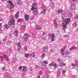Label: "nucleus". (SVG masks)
<instances>
[{
  "mask_svg": "<svg viewBox=\"0 0 78 78\" xmlns=\"http://www.w3.org/2000/svg\"><path fill=\"white\" fill-rule=\"evenodd\" d=\"M65 14H69V16L70 17H72V14L71 13H69V11L68 10H66L65 12Z\"/></svg>",
  "mask_w": 78,
  "mask_h": 78,
  "instance_id": "obj_11",
  "label": "nucleus"
},
{
  "mask_svg": "<svg viewBox=\"0 0 78 78\" xmlns=\"http://www.w3.org/2000/svg\"><path fill=\"white\" fill-rule=\"evenodd\" d=\"M21 28L22 29H25L26 26L25 25H23L21 27Z\"/></svg>",
  "mask_w": 78,
  "mask_h": 78,
  "instance_id": "obj_36",
  "label": "nucleus"
},
{
  "mask_svg": "<svg viewBox=\"0 0 78 78\" xmlns=\"http://www.w3.org/2000/svg\"><path fill=\"white\" fill-rule=\"evenodd\" d=\"M15 22H16V20H15L12 19V20H11V21H9L8 23L9 25L12 26V25H14Z\"/></svg>",
  "mask_w": 78,
  "mask_h": 78,
  "instance_id": "obj_3",
  "label": "nucleus"
},
{
  "mask_svg": "<svg viewBox=\"0 0 78 78\" xmlns=\"http://www.w3.org/2000/svg\"><path fill=\"white\" fill-rule=\"evenodd\" d=\"M51 4H52V5H54V2H53L51 3Z\"/></svg>",
  "mask_w": 78,
  "mask_h": 78,
  "instance_id": "obj_57",
  "label": "nucleus"
},
{
  "mask_svg": "<svg viewBox=\"0 0 78 78\" xmlns=\"http://www.w3.org/2000/svg\"><path fill=\"white\" fill-rule=\"evenodd\" d=\"M43 35H45V33L44 32H43Z\"/></svg>",
  "mask_w": 78,
  "mask_h": 78,
  "instance_id": "obj_56",
  "label": "nucleus"
},
{
  "mask_svg": "<svg viewBox=\"0 0 78 78\" xmlns=\"http://www.w3.org/2000/svg\"><path fill=\"white\" fill-rule=\"evenodd\" d=\"M58 62H61V59H58Z\"/></svg>",
  "mask_w": 78,
  "mask_h": 78,
  "instance_id": "obj_51",
  "label": "nucleus"
},
{
  "mask_svg": "<svg viewBox=\"0 0 78 78\" xmlns=\"http://www.w3.org/2000/svg\"><path fill=\"white\" fill-rule=\"evenodd\" d=\"M5 68H6V66H4V67H3L2 68V70H5Z\"/></svg>",
  "mask_w": 78,
  "mask_h": 78,
  "instance_id": "obj_45",
  "label": "nucleus"
},
{
  "mask_svg": "<svg viewBox=\"0 0 78 78\" xmlns=\"http://www.w3.org/2000/svg\"><path fill=\"white\" fill-rule=\"evenodd\" d=\"M1 44H2V43L0 42V45H1Z\"/></svg>",
  "mask_w": 78,
  "mask_h": 78,
  "instance_id": "obj_64",
  "label": "nucleus"
},
{
  "mask_svg": "<svg viewBox=\"0 0 78 78\" xmlns=\"http://www.w3.org/2000/svg\"><path fill=\"white\" fill-rule=\"evenodd\" d=\"M54 38H51V41H52V42H53V41H55V39Z\"/></svg>",
  "mask_w": 78,
  "mask_h": 78,
  "instance_id": "obj_40",
  "label": "nucleus"
},
{
  "mask_svg": "<svg viewBox=\"0 0 78 78\" xmlns=\"http://www.w3.org/2000/svg\"><path fill=\"white\" fill-rule=\"evenodd\" d=\"M24 50H27V47H25L24 48Z\"/></svg>",
  "mask_w": 78,
  "mask_h": 78,
  "instance_id": "obj_44",
  "label": "nucleus"
},
{
  "mask_svg": "<svg viewBox=\"0 0 78 78\" xmlns=\"http://www.w3.org/2000/svg\"><path fill=\"white\" fill-rule=\"evenodd\" d=\"M8 3H9L10 4V5L12 4V1H8Z\"/></svg>",
  "mask_w": 78,
  "mask_h": 78,
  "instance_id": "obj_39",
  "label": "nucleus"
},
{
  "mask_svg": "<svg viewBox=\"0 0 78 78\" xmlns=\"http://www.w3.org/2000/svg\"><path fill=\"white\" fill-rule=\"evenodd\" d=\"M62 71V69H58V71L59 72H60Z\"/></svg>",
  "mask_w": 78,
  "mask_h": 78,
  "instance_id": "obj_49",
  "label": "nucleus"
},
{
  "mask_svg": "<svg viewBox=\"0 0 78 78\" xmlns=\"http://www.w3.org/2000/svg\"><path fill=\"white\" fill-rule=\"evenodd\" d=\"M14 5H13L12 4H11L10 5V8H11V9H13V8H14Z\"/></svg>",
  "mask_w": 78,
  "mask_h": 78,
  "instance_id": "obj_27",
  "label": "nucleus"
},
{
  "mask_svg": "<svg viewBox=\"0 0 78 78\" xmlns=\"http://www.w3.org/2000/svg\"><path fill=\"white\" fill-rule=\"evenodd\" d=\"M41 66H44L45 67H46V65H44V64H42V65H41Z\"/></svg>",
  "mask_w": 78,
  "mask_h": 78,
  "instance_id": "obj_55",
  "label": "nucleus"
},
{
  "mask_svg": "<svg viewBox=\"0 0 78 78\" xmlns=\"http://www.w3.org/2000/svg\"><path fill=\"white\" fill-rule=\"evenodd\" d=\"M57 13H58V14H61V13H62V10H58L57 11Z\"/></svg>",
  "mask_w": 78,
  "mask_h": 78,
  "instance_id": "obj_23",
  "label": "nucleus"
},
{
  "mask_svg": "<svg viewBox=\"0 0 78 78\" xmlns=\"http://www.w3.org/2000/svg\"><path fill=\"white\" fill-rule=\"evenodd\" d=\"M40 77H41L39 76H38V78H40Z\"/></svg>",
  "mask_w": 78,
  "mask_h": 78,
  "instance_id": "obj_61",
  "label": "nucleus"
},
{
  "mask_svg": "<svg viewBox=\"0 0 78 78\" xmlns=\"http://www.w3.org/2000/svg\"><path fill=\"white\" fill-rule=\"evenodd\" d=\"M74 19H78V14L76 15V16L74 17Z\"/></svg>",
  "mask_w": 78,
  "mask_h": 78,
  "instance_id": "obj_31",
  "label": "nucleus"
},
{
  "mask_svg": "<svg viewBox=\"0 0 78 78\" xmlns=\"http://www.w3.org/2000/svg\"><path fill=\"white\" fill-rule=\"evenodd\" d=\"M70 53V51H69V50H67V52H66V55H69Z\"/></svg>",
  "mask_w": 78,
  "mask_h": 78,
  "instance_id": "obj_30",
  "label": "nucleus"
},
{
  "mask_svg": "<svg viewBox=\"0 0 78 78\" xmlns=\"http://www.w3.org/2000/svg\"><path fill=\"white\" fill-rule=\"evenodd\" d=\"M70 18H68L67 19H65V20H63L62 23V26L63 28H62V31L63 33L65 32L66 29L67 28V26L68 24L70 23Z\"/></svg>",
  "mask_w": 78,
  "mask_h": 78,
  "instance_id": "obj_1",
  "label": "nucleus"
},
{
  "mask_svg": "<svg viewBox=\"0 0 78 78\" xmlns=\"http://www.w3.org/2000/svg\"><path fill=\"white\" fill-rule=\"evenodd\" d=\"M18 34H19V32L18 30H16L15 31L14 34L16 36V37L18 36Z\"/></svg>",
  "mask_w": 78,
  "mask_h": 78,
  "instance_id": "obj_16",
  "label": "nucleus"
},
{
  "mask_svg": "<svg viewBox=\"0 0 78 78\" xmlns=\"http://www.w3.org/2000/svg\"><path fill=\"white\" fill-rule=\"evenodd\" d=\"M75 64L73 63L72 64L71 66H72L73 67H75Z\"/></svg>",
  "mask_w": 78,
  "mask_h": 78,
  "instance_id": "obj_42",
  "label": "nucleus"
},
{
  "mask_svg": "<svg viewBox=\"0 0 78 78\" xmlns=\"http://www.w3.org/2000/svg\"><path fill=\"white\" fill-rule=\"evenodd\" d=\"M36 28H37V29L38 30H41V26H37L36 25Z\"/></svg>",
  "mask_w": 78,
  "mask_h": 78,
  "instance_id": "obj_24",
  "label": "nucleus"
},
{
  "mask_svg": "<svg viewBox=\"0 0 78 78\" xmlns=\"http://www.w3.org/2000/svg\"><path fill=\"white\" fill-rule=\"evenodd\" d=\"M3 58H4V59H5V60L7 61H9V59L8 58V56H7V55H3Z\"/></svg>",
  "mask_w": 78,
  "mask_h": 78,
  "instance_id": "obj_9",
  "label": "nucleus"
},
{
  "mask_svg": "<svg viewBox=\"0 0 78 78\" xmlns=\"http://www.w3.org/2000/svg\"><path fill=\"white\" fill-rule=\"evenodd\" d=\"M16 61H17V59L16 58H14L12 61L13 64H15V62H16Z\"/></svg>",
  "mask_w": 78,
  "mask_h": 78,
  "instance_id": "obj_26",
  "label": "nucleus"
},
{
  "mask_svg": "<svg viewBox=\"0 0 78 78\" xmlns=\"http://www.w3.org/2000/svg\"><path fill=\"white\" fill-rule=\"evenodd\" d=\"M22 69V66H20L19 67V70H21Z\"/></svg>",
  "mask_w": 78,
  "mask_h": 78,
  "instance_id": "obj_46",
  "label": "nucleus"
},
{
  "mask_svg": "<svg viewBox=\"0 0 78 78\" xmlns=\"http://www.w3.org/2000/svg\"><path fill=\"white\" fill-rule=\"evenodd\" d=\"M30 56L32 57H35V56H36V55H35V54H34V53H32L30 54Z\"/></svg>",
  "mask_w": 78,
  "mask_h": 78,
  "instance_id": "obj_25",
  "label": "nucleus"
},
{
  "mask_svg": "<svg viewBox=\"0 0 78 78\" xmlns=\"http://www.w3.org/2000/svg\"><path fill=\"white\" fill-rule=\"evenodd\" d=\"M65 47H64L61 50V55H64V51L65 50Z\"/></svg>",
  "mask_w": 78,
  "mask_h": 78,
  "instance_id": "obj_13",
  "label": "nucleus"
},
{
  "mask_svg": "<svg viewBox=\"0 0 78 78\" xmlns=\"http://www.w3.org/2000/svg\"><path fill=\"white\" fill-rule=\"evenodd\" d=\"M59 64L60 66H61V67H63L64 66H66V63H64L63 62L62 63H59Z\"/></svg>",
  "mask_w": 78,
  "mask_h": 78,
  "instance_id": "obj_19",
  "label": "nucleus"
},
{
  "mask_svg": "<svg viewBox=\"0 0 78 78\" xmlns=\"http://www.w3.org/2000/svg\"><path fill=\"white\" fill-rule=\"evenodd\" d=\"M43 74V72L42 71H40L39 72V75H42Z\"/></svg>",
  "mask_w": 78,
  "mask_h": 78,
  "instance_id": "obj_28",
  "label": "nucleus"
},
{
  "mask_svg": "<svg viewBox=\"0 0 78 78\" xmlns=\"http://www.w3.org/2000/svg\"><path fill=\"white\" fill-rule=\"evenodd\" d=\"M49 36L51 38H55V35L53 34H50Z\"/></svg>",
  "mask_w": 78,
  "mask_h": 78,
  "instance_id": "obj_15",
  "label": "nucleus"
},
{
  "mask_svg": "<svg viewBox=\"0 0 78 78\" xmlns=\"http://www.w3.org/2000/svg\"><path fill=\"white\" fill-rule=\"evenodd\" d=\"M44 40H45V39H44V38H43L42 39V41H44Z\"/></svg>",
  "mask_w": 78,
  "mask_h": 78,
  "instance_id": "obj_59",
  "label": "nucleus"
},
{
  "mask_svg": "<svg viewBox=\"0 0 78 78\" xmlns=\"http://www.w3.org/2000/svg\"><path fill=\"white\" fill-rule=\"evenodd\" d=\"M62 74H63L64 75H65V74L66 73V71L65 70H63L62 71Z\"/></svg>",
  "mask_w": 78,
  "mask_h": 78,
  "instance_id": "obj_33",
  "label": "nucleus"
},
{
  "mask_svg": "<svg viewBox=\"0 0 78 78\" xmlns=\"http://www.w3.org/2000/svg\"><path fill=\"white\" fill-rule=\"evenodd\" d=\"M16 3L17 4H18L19 5H20L22 4V1L21 0H18L16 1Z\"/></svg>",
  "mask_w": 78,
  "mask_h": 78,
  "instance_id": "obj_17",
  "label": "nucleus"
},
{
  "mask_svg": "<svg viewBox=\"0 0 78 78\" xmlns=\"http://www.w3.org/2000/svg\"><path fill=\"white\" fill-rule=\"evenodd\" d=\"M30 37V36L27 34H24L23 36V41L24 42H27L28 39V38Z\"/></svg>",
  "mask_w": 78,
  "mask_h": 78,
  "instance_id": "obj_2",
  "label": "nucleus"
},
{
  "mask_svg": "<svg viewBox=\"0 0 78 78\" xmlns=\"http://www.w3.org/2000/svg\"><path fill=\"white\" fill-rule=\"evenodd\" d=\"M0 58H1V61H3V57L2 56H0Z\"/></svg>",
  "mask_w": 78,
  "mask_h": 78,
  "instance_id": "obj_48",
  "label": "nucleus"
},
{
  "mask_svg": "<svg viewBox=\"0 0 78 78\" xmlns=\"http://www.w3.org/2000/svg\"><path fill=\"white\" fill-rule=\"evenodd\" d=\"M45 56V53H43V54H41V56L42 58H44Z\"/></svg>",
  "mask_w": 78,
  "mask_h": 78,
  "instance_id": "obj_34",
  "label": "nucleus"
},
{
  "mask_svg": "<svg viewBox=\"0 0 78 78\" xmlns=\"http://www.w3.org/2000/svg\"><path fill=\"white\" fill-rule=\"evenodd\" d=\"M70 50H72V48H69Z\"/></svg>",
  "mask_w": 78,
  "mask_h": 78,
  "instance_id": "obj_58",
  "label": "nucleus"
},
{
  "mask_svg": "<svg viewBox=\"0 0 78 78\" xmlns=\"http://www.w3.org/2000/svg\"><path fill=\"white\" fill-rule=\"evenodd\" d=\"M30 55V54H25V58H28V57Z\"/></svg>",
  "mask_w": 78,
  "mask_h": 78,
  "instance_id": "obj_22",
  "label": "nucleus"
},
{
  "mask_svg": "<svg viewBox=\"0 0 78 78\" xmlns=\"http://www.w3.org/2000/svg\"><path fill=\"white\" fill-rule=\"evenodd\" d=\"M70 8L71 9V10H73L75 9V6L73 4H72L70 7Z\"/></svg>",
  "mask_w": 78,
  "mask_h": 78,
  "instance_id": "obj_14",
  "label": "nucleus"
},
{
  "mask_svg": "<svg viewBox=\"0 0 78 78\" xmlns=\"http://www.w3.org/2000/svg\"><path fill=\"white\" fill-rule=\"evenodd\" d=\"M15 17L16 18H18L19 17V12H17L15 15Z\"/></svg>",
  "mask_w": 78,
  "mask_h": 78,
  "instance_id": "obj_21",
  "label": "nucleus"
},
{
  "mask_svg": "<svg viewBox=\"0 0 78 78\" xmlns=\"http://www.w3.org/2000/svg\"><path fill=\"white\" fill-rule=\"evenodd\" d=\"M2 1V2L4 1V0H1Z\"/></svg>",
  "mask_w": 78,
  "mask_h": 78,
  "instance_id": "obj_63",
  "label": "nucleus"
},
{
  "mask_svg": "<svg viewBox=\"0 0 78 78\" xmlns=\"http://www.w3.org/2000/svg\"><path fill=\"white\" fill-rule=\"evenodd\" d=\"M20 43L19 42L17 43V45H18L17 49L18 50H21V47L20 46Z\"/></svg>",
  "mask_w": 78,
  "mask_h": 78,
  "instance_id": "obj_8",
  "label": "nucleus"
},
{
  "mask_svg": "<svg viewBox=\"0 0 78 78\" xmlns=\"http://www.w3.org/2000/svg\"><path fill=\"white\" fill-rule=\"evenodd\" d=\"M43 62V64H48V62L47 61H44Z\"/></svg>",
  "mask_w": 78,
  "mask_h": 78,
  "instance_id": "obj_32",
  "label": "nucleus"
},
{
  "mask_svg": "<svg viewBox=\"0 0 78 78\" xmlns=\"http://www.w3.org/2000/svg\"><path fill=\"white\" fill-rule=\"evenodd\" d=\"M9 28V26L8 25L6 24L4 25V29L5 30H7Z\"/></svg>",
  "mask_w": 78,
  "mask_h": 78,
  "instance_id": "obj_20",
  "label": "nucleus"
},
{
  "mask_svg": "<svg viewBox=\"0 0 78 78\" xmlns=\"http://www.w3.org/2000/svg\"><path fill=\"white\" fill-rule=\"evenodd\" d=\"M6 39H7V38L5 36V38L4 39L3 41H6Z\"/></svg>",
  "mask_w": 78,
  "mask_h": 78,
  "instance_id": "obj_43",
  "label": "nucleus"
},
{
  "mask_svg": "<svg viewBox=\"0 0 78 78\" xmlns=\"http://www.w3.org/2000/svg\"><path fill=\"white\" fill-rule=\"evenodd\" d=\"M76 48V47H75V46H73V47H72V49H73V48Z\"/></svg>",
  "mask_w": 78,
  "mask_h": 78,
  "instance_id": "obj_53",
  "label": "nucleus"
},
{
  "mask_svg": "<svg viewBox=\"0 0 78 78\" xmlns=\"http://www.w3.org/2000/svg\"><path fill=\"white\" fill-rule=\"evenodd\" d=\"M46 76L47 77L46 78H48V75L46 74Z\"/></svg>",
  "mask_w": 78,
  "mask_h": 78,
  "instance_id": "obj_50",
  "label": "nucleus"
},
{
  "mask_svg": "<svg viewBox=\"0 0 78 78\" xmlns=\"http://www.w3.org/2000/svg\"><path fill=\"white\" fill-rule=\"evenodd\" d=\"M30 72H31V71H32L33 70L32 69H30Z\"/></svg>",
  "mask_w": 78,
  "mask_h": 78,
  "instance_id": "obj_60",
  "label": "nucleus"
},
{
  "mask_svg": "<svg viewBox=\"0 0 78 78\" xmlns=\"http://www.w3.org/2000/svg\"><path fill=\"white\" fill-rule=\"evenodd\" d=\"M37 67H38V66H37V65H36L35 66V68H36V69H37Z\"/></svg>",
  "mask_w": 78,
  "mask_h": 78,
  "instance_id": "obj_52",
  "label": "nucleus"
},
{
  "mask_svg": "<svg viewBox=\"0 0 78 78\" xmlns=\"http://www.w3.org/2000/svg\"><path fill=\"white\" fill-rule=\"evenodd\" d=\"M49 66H50V67L53 66L55 69H56V67H57V65H56V63L53 62H52L51 63L49 64Z\"/></svg>",
  "mask_w": 78,
  "mask_h": 78,
  "instance_id": "obj_5",
  "label": "nucleus"
},
{
  "mask_svg": "<svg viewBox=\"0 0 78 78\" xmlns=\"http://www.w3.org/2000/svg\"><path fill=\"white\" fill-rule=\"evenodd\" d=\"M25 19L26 21H28L29 19V15L26 14L25 16Z\"/></svg>",
  "mask_w": 78,
  "mask_h": 78,
  "instance_id": "obj_12",
  "label": "nucleus"
},
{
  "mask_svg": "<svg viewBox=\"0 0 78 78\" xmlns=\"http://www.w3.org/2000/svg\"><path fill=\"white\" fill-rule=\"evenodd\" d=\"M75 66L76 67H78V62H77L76 63L75 65Z\"/></svg>",
  "mask_w": 78,
  "mask_h": 78,
  "instance_id": "obj_37",
  "label": "nucleus"
},
{
  "mask_svg": "<svg viewBox=\"0 0 78 78\" xmlns=\"http://www.w3.org/2000/svg\"><path fill=\"white\" fill-rule=\"evenodd\" d=\"M34 10V15H37L38 14V11H37V9H35L34 8V9L33 10Z\"/></svg>",
  "mask_w": 78,
  "mask_h": 78,
  "instance_id": "obj_10",
  "label": "nucleus"
},
{
  "mask_svg": "<svg viewBox=\"0 0 78 78\" xmlns=\"http://www.w3.org/2000/svg\"><path fill=\"white\" fill-rule=\"evenodd\" d=\"M54 23L55 24V27H57V23L56 22V21L55 20L54 21Z\"/></svg>",
  "mask_w": 78,
  "mask_h": 78,
  "instance_id": "obj_29",
  "label": "nucleus"
},
{
  "mask_svg": "<svg viewBox=\"0 0 78 78\" xmlns=\"http://www.w3.org/2000/svg\"><path fill=\"white\" fill-rule=\"evenodd\" d=\"M2 21V19L1 20H0V21Z\"/></svg>",
  "mask_w": 78,
  "mask_h": 78,
  "instance_id": "obj_62",
  "label": "nucleus"
},
{
  "mask_svg": "<svg viewBox=\"0 0 78 78\" xmlns=\"http://www.w3.org/2000/svg\"><path fill=\"white\" fill-rule=\"evenodd\" d=\"M22 19H19L18 20V22H20V21H22Z\"/></svg>",
  "mask_w": 78,
  "mask_h": 78,
  "instance_id": "obj_41",
  "label": "nucleus"
},
{
  "mask_svg": "<svg viewBox=\"0 0 78 78\" xmlns=\"http://www.w3.org/2000/svg\"><path fill=\"white\" fill-rule=\"evenodd\" d=\"M23 69L22 70V72L23 73H25L26 71L27 70V68L25 66H23Z\"/></svg>",
  "mask_w": 78,
  "mask_h": 78,
  "instance_id": "obj_7",
  "label": "nucleus"
},
{
  "mask_svg": "<svg viewBox=\"0 0 78 78\" xmlns=\"http://www.w3.org/2000/svg\"><path fill=\"white\" fill-rule=\"evenodd\" d=\"M64 36H65V37H69V35H65Z\"/></svg>",
  "mask_w": 78,
  "mask_h": 78,
  "instance_id": "obj_47",
  "label": "nucleus"
},
{
  "mask_svg": "<svg viewBox=\"0 0 78 78\" xmlns=\"http://www.w3.org/2000/svg\"><path fill=\"white\" fill-rule=\"evenodd\" d=\"M43 50L45 51V52H46V51H47L48 50V47H45L43 48Z\"/></svg>",
  "mask_w": 78,
  "mask_h": 78,
  "instance_id": "obj_18",
  "label": "nucleus"
},
{
  "mask_svg": "<svg viewBox=\"0 0 78 78\" xmlns=\"http://www.w3.org/2000/svg\"><path fill=\"white\" fill-rule=\"evenodd\" d=\"M77 25V24H76V23H74L73 24V27H76Z\"/></svg>",
  "mask_w": 78,
  "mask_h": 78,
  "instance_id": "obj_35",
  "label": "nucleus"
},
{
  "mask_svg": "<svg viewBox=\"0 0 78 78\" xmlns=\"http://www.w3.org/2000/svg\"><path fill=\"white\" fill-rule=\"evenodd\" d=\"M41 8L42 9H43V11H42L41 13V14H45V12H46V8L45 5L43 4L41 5Z\"/></svg>",
  "mask_w": 78,
  "mask_h": 78,
  "instance_id": "obj_4",
  "label": "nucleus"
},
{
  "mask_svg": "<svg viewBox=\"0 0 78 78\" xmlns=\"http://www.w3.org/2000/svg\"><path fill=\"white\" fill-rule=\"evenodd\" d=\"M50 52H53V50L52 49H51L50 50Z\"/></svg>",
  "mask_w": 78,
  "mask_h": 78,
  "instance_id": "obj_54",
  "label": "nucleus"
},
{
  "mask_svg": "<svg viewBox=\"0 0 78 78\" xmlns=\"http://www.w3.org/2000/svg\"><path fill=\"white\" fill-rule=\"evenodd\" d=\"M37 5V3L36 2H35L32 4V8H31V11H33V10H34V6H36Z\"/></svg>",
  "mask_w": 78,
  "mask_h": 78,
  "instance_id": "obj_6",
  "label": "nucleus"
},
{
  "mask_svg": "<svg viewBox=\"0 0 78 78\" xmlns=\"http://www.w3.org/2000/svg\"><path fill=\"white\" fill-rule=\"evenodd\" d=\"M1 26H2V24H0V33H2V30L1 29Z\"/></svg>",
  "mask_w": 78,
  "mask_h": 78,
  "instance_id": "obj_38",
  "label": "nucleus"
}]
</instances>
